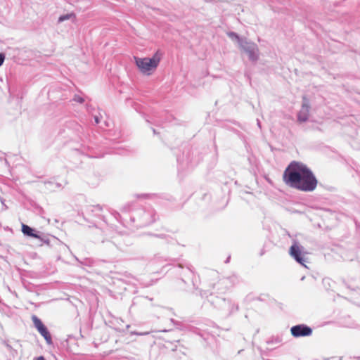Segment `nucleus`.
Returning <instances> with one entry per match:
<instances>
[{"label":"nucleus","mask_w":360,"mask_h":360,"mask_svg":"<svg viewBox=\"0 0 360 360\" xmlns=\"http://www.w3.org/2000/svg\"><path fill=\"white\" fill-rule=\"evenodd\" d=\"M283 182L290 188L304 192L315 190L318 181L311 170L304 163L291 162L283 174Z\"/></svg>","instance_id":"obj_1"},{"label":"nucleus","mask_w":360,"mask_h":360,"mask_svg":"<svg viewBox=\"0 0 360 360\" xmlns=\"http://www.w3.org/2000/svg\"><path fill=\"white\" fill-rule=\"evenodd\" d=\"M161 60V54L156 52L152 58L134 57L136 66L140 72L146 75H150L157 69Z\"/></svg>","instance_id":"obj_2"},{"label":"nucleus","mask_w":360,"mask_h":360,"mask_svg":"<svg viewBox=\"0 0 360 360\" xmlns=\"http://www.w3.org/2000/svg\"><path fill=\"white\" fill-rule=\"evenodd\" d=\"M32 320L38 332L44 338L48 344L52 343L51 335L42 321L35 315L32 316Z\"/></svg>","instance_id":"obj_3"},{"label":"nucleus","mask_w":360,"mask_h":360,"mask_svg":"<svg viewBox=\"0 0 360 360\" xmlns=\"http://www.w3.org/2000/svg\"><path fill=\"white\" fill-rule=\"evenodd\" d=\"M292 336L295 338L309 336L312 333V330L310 327L301 324L292 326L290 329Z\"/></svg>","instance_id":"obj_4"},{"label":"nucleus","mask_w":360,"mask_h":360,"mask_svg":"<svg viewBox=\"0 0 360 360\" xmlns=\"http://www.w3.org/2000/svg\"><path fill=\"white\" fill-rule=\"evenodd\" d=\"M290 255L301 264H304V259L301 256V250L297 244L292 245L290 248Z\"/></svg>","instance_id":"obj_5"},{"label":"nucleus","mask_w":360,"mask_h":360,"mask_svg":"<svg viewBox=\"0 0 360 360\" xmlns=\"http://www.w3.org/2000/svg\"><path fill=\"white\" fill-rule=\"evenodd\" d=\"M309 115V106L307 104H303L302 109L297 115V121L299 122H304L308 120Z\"/></svg>","instance_id":"obj_6"},{"label":"nucleus","mask_w":360,"mask_h":360,"mask_svg":"<svg viewBox=\"0 0 360 360\" xmlns=\"http://www.w3.org/2000/svg\"><path fill=\"white\" fill-rule=\"evenodd\" d=\"M22 232L28 236L33 237L34 238H40V236L34 233V229L30 227L27 225L22 224Z\"/></svg>","instance_id":"obj_7"},{"label":"nucleus","mask_w":360,"mask_h":360,"mask_svg":"<svg viewBox=\"0 0 360 360\" xmlns=\"http://www.w3.org/2000/svg\"><path fill=\"white\" fill-rule=\"evenodd\" d=\"M71 18H75V13H70V14H66V15H61V16L59 17L58 21L59 22H63L64 20H69Z\"/></svg>","instance_id":"obj_8"},{"label":"nucleus","mask_w":360,"mask_h":360,"mask_svg":"<svg viewBox=\"0 0 360 360\" xmlns=\"http://www.w3.org/2000/svg\"><path fill=\"white\" fill-rule=\"evenodd\" d=\"M249 54V57L251 60H255L257 58L255 56V48L252 47L251 50H246Z\"/></svg>","instance_id":"obj_9"},{"label":"nucleus","mask_w":360,"mask_h":360,"mask_svg":"<svg viewBox=\"0 0 360 360\" xmlns=\"http://www.w3.org/2000/svg\"><path fill=\"white\" fill-rule=\"evenodd\" d=\"M73 100L75 101V102H77V103H82L84 102V100L83 98H82L81 96H75Z\"/></svg>","instance_id":"obj_10"},{"label":"nucleus","mask_w":360,"mask_h":360,"mask_svg":"<svg viewBox=\"0 0 360 360\" xmlns=\"http://www.w3.org/2000/svg\"><path fill=\"white\" fill-rule=\"evenodd\" d=\"M228 35H229V37H230L232 39H236L237 40H239V37L238 36L237 34H236L234 32H229V33H228Z\"/></svg>","instance_id":"obj_11"},{"label":"nucleus","mask_w":360,"mask_h":360,"mask_svg":"<svg viewBox=\"0 0 360 360\" xmlns=\"http://www.w3.org/2000/svg\"><path fill=\"white\" fill-rule=\"evenodd\" d=\"M5 59V56L3 53H0V66L3 64Z\"/></svg>","instance_id":"obj_12"},{"label":"nucleus","mask_w":360,"mask_h":360,"mask_svg":"<svg viewBox=\"0 0 360 360\" xmlns=\"http://www.w3.org/2000/svg\"><path fill=\"white\" fill-rule=\"evenodd\" d=\"M94 120L96 124H98L100 122L99 118L98 117H95Z\"/></svg>","instance_id":"obj_13"}]
</instances>
